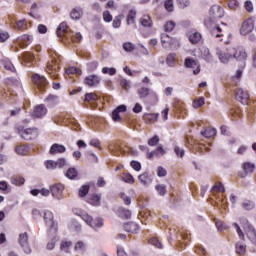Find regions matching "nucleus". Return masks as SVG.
I'll list each match as a JSON object with an SVG mask.
<instances>
[{"instance_id":"4468645a","label":"nucleus","mask_w":256,"mask_h":256,"mask_svg":"<svg viewBox=\"0 0 256 256\" xmlns=\"http://www.w3.org/2000/svg\"><path fill=\"white\" fill-rule=\"evenodd\" d=\"M253 172H255V164L245 162L243 163V172L238 173V176H240V178H245Z\"/></svg>"},{"instance_id":"5fc2aeb1","label":"nucleus","mask_w":256,"mask_h":256,"mask_svg":"<svg viewBox=\"0 0 256 256\" xmlns=\"http://www.w3.org/2000/svg\"><path fill=\"white\" fill-rule=\"evenodd\" d=\"M58 238L57 236H53L51 240L46 244V249L53 250L55 249V245L57 244Z\"/></svg>"},{"instance_id":"72a5a7b5","label":"nucleus","mask_w":256,"mask_h":256,"mask_svg":"<svg viewBox=\"0 0 256 256\" xmlns=\"http://www.w3.org/2000/svg\"><path fill=\"white\" fill-rule=\"evenodd\" d=\"M83 16V9L82 8H74L71 13H70V17L73 20H79L81 19V17Z\"/></svg>"},{"instance_id":"9d476101","label":"nucleus","mask_w":256,"mask_h":256,"mask_svg":"<svg viewBox=\"0 0 256 256\" xmlns=\"http://www.w3.org/2000/svg\"><path fill=\"white\" fill-rule=\"evenodd\" d=\"M184 65L186 66V68L193 69L192 73L194 75L201 73V66L197 64L196 60L192 58H186Z\"/></svg>"},{"instance_id":"a18cd8bd","label":"nucleus","mask_w":256,"mask_h":256,"mask_svg":"<svg viewBox=\"0 0 256 256\" xmlns=\"http://www.w3.org/2000/svg\"><path fill=\"white\" fill-rule=\"evenodd\" d=\"M175 60H176V54L174 53L169 54L168 57L166 58V65H168V67L173 68L175 64Z\"/></svg>"},{"instance_id":"aec40b11","label":"nucleus","mask_w":256,"mask_h":256,"mask_svg":"<svg viewBox=\"0 0 256 256\" xmlns=\"http://www.w3.org/2000/svg\"><path fill=\"white\" fill-rule=\"evenodd\" d=\"M188 38H189L190 44L197 45V44L201 43L202 35L199 32L192 31L189 33Z\"/></svg>"},{"instance_id":"ddd939ff","label":"nucleus","mask_w":256,"mask_h":256,"mask_svg":"<svg viewBox=\"0 0 256 256\" xmlns=\"http://www.w3.org/2000/svg\"><path fill=\"white\" fill-rule=\"evenodd\" d=\"M254 26H253V21L251 19H248L241 24L240 28V35L241 36H247L248 34L253 31Z\"/></svg>"},{"instance_id":"13d9d810","label":"nucleus","mask_w":256,"mask_h":256,"mask_svg":"<svg viewBox=\"0 0 256 256\" xmlns=\"http://www.w3.org/2000/svg\"><path fill=\"white\" fill-rule=\"evenodd\" d=\"M15 26L17 29H19L20 31L27 29V22L25 21V19L19 20L15 23Z\"/></svg>"},{"instance_id":"b1692460","label":"nucleus","mask_w":256,"mask_h":256,"mask_svg":"<svg viewBox=\"0 0 256 256\" xmlns=\"http://www.w3.org/2000/svg\"><path fill=\"white\" fill-rule=\"evenodd\" d=\"M32 36L30 35H22L20 38L17 40V43L19 44L20 47H27L32 43Z\"/></svg>"},{"instance_id":"5701e85b","label":"nucleus","mask_w":256,"mask_h":256,"mask_svg":"<svg viewBox=\"0 0 256 256\" xmlns=\"http://www.w3.org/2000/svg\"><path fill=\"white\" fill-rule=\"evenodd\" d=\"M127 111V106L125 105H120L117 108L114 109V111H112V120H114L115 122H119L120 121V116L119 113H124Z\"/></svg>"},{"instance_id":"338daca9","label":"nucleus","mask_w":256,"mask_h":256,"mask_svg":"<svg viewBox=\"0 0 256 256\" xmlns=\"http://www.w3.org/2000/svg\"><path fill=\"white\" fill-rule=\"evenodd\" d=\"M174 27H176V24L173 21H168L166 24H164V31L171 32L173 31Z\"/></svg>"},{"instance_id":"3c124183","label":"nucleus","mask_w":256,"mask_h":256,"mask_svg":"<svg viewBox=\"0 0 256 256\" xmlns=\"http://www.w3.org/2000/svg\"><path fill=\"white\" fill-rule=\"evenodd\" d=\"M97 101V95L94 93H87L84 97V102L91 103Z\"/></svg>"},{"instance_id":"052dcab7","label":"nucleus","mask_w":256,"mask_h":256,"mask_svg":"<svg viewBox=\"0 0 256 256\" xmlns=\"http://www.w3.org/2000/svg\"><path fill=\"white\" fill-rule=\"evenodd\" d=\"M122 180L124 183L133 184L134 179L130 173H123Z\"/></svg>"},{"instance_id":"49530a36","label":"nucleus","mask_w":256,"mask_h":256,"mask_svg":"<svg viewBox=\"0 0 256 256\" xmlns=\"http://www.w3.org/2000/svg\"><path fill=\"white\" fill-rule=\"evenodd\" d=\"M164 9L168 11V13H173L174 11V3L173 0H165L164 1Z\"/></svg>"},{"instance_id":"7c9ffc66","label":"nucleus","mask_w":256,"mask_h":256,"mask_svg":"<svg viewBox=\"0 0 256 256\" xmlns=\"http://www.w3.org/2000/svg\"><path fill=\"white\" fill-rule=\"evenodd\" d=\"M63 36L66 37V38H71V40L74 41V42H80L81 40H83V35H81L80 32H78V33H74V32L65 33V34H63Z\"/></svg>"},{"instance_id":"69168bd1","label":"nucleus","mask_w":256,"mask_h":256,"mask_svg":"<svg viewBox=\"0 0 256 256\" xmlns=\"http://www.w3.org/2000/svg\"><path fill=\"white\" fill-rule=\"evenodd\" d=\"M88 193H89L88 185H84V186H81V188H79V197H86Z\"/></svg>"},{"instance_id":"7ed1b4c3","label":"nucleus","mask_w":256,"mask_h":256,"mask_svg":"<svg viewBox=\"0 0 256 256\" xmlns=\"http://www.w3.org/2000/svg\"><path fill=\"white\" fill-rule=\"evenodd\" d=\"M161 46H163L164 49H178L179 41L169 36L167 33H161Z\"/></svg>"},{"instance_id":"dca6fc26","label":"nucleus","mask_w":256,"mask_h":256,"mask_svg":"<svg viewBox=\"0 0 256 256\" xmlns=\"http://www.w3.org/2000/svg\"><path fill=\"white\" fill-rule=\"evenodd\" d=\"M199 51H200V59L204 60L207 63L214 62V56L210 54L209 48L202 47L199 49Z\"/></svg>"},{"instance_id":"0eeeda50","label":"nucleus","mask_w":256,"mask_h":256,"mask_svg":"<svg viewBox=\"0 0 256 256\" xmlns=\"http://www.w3.org/2000/svg\"><path fill=\"white\" fill-rule=\"evenodd\" d=\"M19 134L20 137H22V139L30 141L37 139V137H39V130H37V128H28L22 132H19Z\"/></svg>"},{"instance_id":"774afa93","label":"nucleus","mask_w":256,"mask_h":256,"mask_svg":"<svg viewBox=\"0 0 256 256\" xmlns=\"http://www.w3.org/2000/svg\"><path fill=\"white\" fill-rule=\"evenodd\" d=\"M66 74L71 75V74H76V75H81V70H79L76 67H69L65 71Z\"/></svg>"},{"instance_id":"c03bdc74","label":"nucleus","mask_w":256,"mask_h":256,"mask_svg":"<svg viewBox=\"0 0 256 256\" xmlns=\"http://www.w3.org/2000/svg\"><path fill=\"white\" fill-rule=\"evenodd\" d=\"M109 151L112 155L119 156L120 155V146L117 144H110Z\"/></svg>"},{"instance_id":"f3484780","label":"nucleus","mask_w":256,"mask_h":256,"mask_svg":"<svg viewBox=\"0 0 256 256\" xmlns=\"http://www.w3.org/2000/svg\"><path fill=\"white\" fill-rule=\"evenodd\" d=\"M216 55L222 64H227L230 59H232V54L223 52V50H220L219 48L216 51Z\"/></svg>"},{"instance_id":"f257e3e1","label":"nucleus","mask_w":256,"mask_h":256,"mask_svg":"<svg viewBox=\"0 0 256 256\" xmlns=\"http://www.w3.org/2000/svg\"><path fill=\"white\" fill-rule=\"evenodd\" d=\"M224 15L225 11L223 10L222 6L213 5L212 7H210V10L208 11V16L204 19V26L208 28L212 37H223V29L214 23L215 21L223 18Z\"/></svg>"},{"instance_id":"79ce46f5","label":"nucleus","mask_w":256,"mask_h":256,"mask_svg":"<svg viewBox=\"0 0 256 256\" xmlns=\"http://www.w3.org/2000/svg\"><path fill=\"white\" fill-rule=\"evenodd\" d=\"M22 59L24 60L25 63L32 64V63H34L35 56H34V54H32L30 52H25V54L22 57Z\"/></svg>"},{"instance_id":"8fccbe9b","label":"nucleus","mask_w":256,"mask_h":256,"mask_svg":"<svg viewBox=\"0 0 256 256\" xmlns=\"http://www.w3.org/2000/svg\"><path fill=\"white\" fill-rule=\"evenodd\" d=\"M45 168L46 170H55L58 168L57 164L54 160H46L45 161Z\"/></svg>"},{"instance_id":"e2e57ef3","label":"nucleus","mask_w":256,"mask_h":256,"mask_svg":"<svg viewBox=\"0 0 256 256\" xmlns=\"http://www.w3.org/2000/svg\"><path fill=\"white\" fill-rule=\"evenodd\" d=\"M238 7H240L238 0H228V8H230V10H237Z\"/></svg>"},{"instance_id":"4be33fe9","label":"nucleus","mask_w":256,"mask_h":256,"mask_svg":"<svg viewBox=\"0 0 256 256\" xmlns=\"http://www.w3.org/2000/svg\"><path fill=\"white\" fill-rule=\"evenodd\" d=\"M233 58H235L240 62H244L247 58L245 48H242V47L236 48L235 54H233Z\"/></svg>"},{"instance_id":"f704fd0d","label":"nucleus","mask_w":256,"mask_h":256,"mask_svg":"<svg viewBox=\"0 0 256 256\" xmlns=\"http://www.w3.org/2000/svg\"><path fill=\"white\" fill-rule=\"evenodd\" d=\"M216 134H217V130H215L214 128H207L204 131L200 132V135H202L206 139H210L214 137Z\"/></svg>"},{"instance_id":"c85d7f7f","label":"nucleus","mask_w":256,"mask_h":256,"mask_svg":"<svg viewBox=\"0 0 256 256\" xmlns=\"http://www.w3.org/2000/svg\"><path fill=\"white\" fill-rule=\"evenodd\" d=\"M118 217L122 219H130L132 216V212L129 209H125L124 207H120L117 210Z\"/></svg>"},{"instance_id":"c756f323","label":"nucleus","mask_w":256,"mask_h":256,"mask_svg":"<svg viewBox=\"0 0 256 256\" xmlns=\"http://www.w3.org/2000/svg\"><path fill=\"white\" fill-rule=\"evenodd\" d=\"M64 177L68 178L69 180H75L78 177V171L76 168H68L66 172H64Z\"/></svg>"},{"instance_id":"2eb2a0df","label":"nucleus","mask_w":256,"mask_h":256,"mask_svg":"<svg viewBox=\"0 0 256 256\" xmlns=\"http://www.w3.org/2000/svg\"><path fill=\"white\" fill-rule=\"evenodd\" d=\"M46 115H47V108L43 104H40L38 106H35V108H33V112H32L33 118H43Z\"/></svg>"},{"instance_id":"6e6552de","label":"nucleus","mask_w":256,"mask_h":256,"mask_svg":"<svg viewBox=\"0 0 256 256\" xmlns=\"http://www.w3.org/2000/svg\"><path fill=\"white\" fill-rule=\"evenodd\" d=\"M19 245L24 249L25 254L29 255L32 253V250L29 247V236L27 233L24 232L19 234Z\"/></svg>"},{"instance_id":"a878e982","label":"nucleus","mask_w":256,"mask_h":256,"mask_svg":"<svg viewBox=\"0 0 256 256\" xmlns=\"http://www.w3.org/2000/svg\"><path fill=\"white\" fill-rule=\"evenodd\" d=\"M73 33L66 25V22H61L60 26H58V29L56 30V35L58 37H63V34Z\"/></svg>"},{"instance_id":"2f4dec72","label":"nucleus","mask_w":256,"mask_h":256,"mask_svg":"<svg viewBox=\"0 0 256 256\" xmlns=\"http://www.w3.org/2000/svg\"><path fill=\"white\" fill-rule=\"evenodd\" d=\"M15 153L20 156H27L29 154V146L27 145H19L15 147Z\"/></svg>"},{"instance_id":"9b49d317","label":"nucleus","mask_w":256,"mask_h":256,"mask_svg":"<svg viewBox=\"0 0 256 256\" xmlns=\"http://www.w3.org/2000/svg\"><path fill=\"white\" fill-rule=\"evenodd\" d=\"M65 190V187L63 184H53L50 187L51 195L55 197V199L61 200V195L63 194V191Z\"/></svg>"},{"instance_id":"c9c22d12","label":"nucleus","mask_w":256,"mask_h":256,"mask_svg":"<svg viewBox=\"0 0 256 256\" xmlns=\"http://www.w3.org/2000/svg\"><path fill=\"white\" fill-rule=\"evenodd\" d=\"M72 245H73V243L70 240H63V241H61V244H60V250L68 253V252H70Z\"/></svg>"},{"instance_id":"cd10ccee","label":"nucleus","mask_w":256,"mask_h":256,"mask_svg":"<svg viewBox=\"0 0 256 256\" xmlns=\"http://www.w3.org/2000/svg\"><path fill=\"white\" fill-rule=\"evenodd\" d=\"M138 181H140L141 185L149 186L151 184V176L148 173H143L138 176Z\"/></svg>"},{"instance_id":"58836bf2","label":"nucleus","mask_w":256,"mask_h":256,"mask_svg":"<svg viewBox=\"0 0 256 256\" xmlns=\"http://www.w3.org/2000/svg\"><path fill=\"white\" fill-rule=\"evenodd\" d=\"M246 252V245L243 242L236 243V254L238 255H245Z\"/></svg>"},{"instance_id":"ea45409f","label":"nucleus","mask_w":256,"mask_h":256,"mask_svg":"<svg viewBox=\"0 0 256 256\" xmlns=\"http://www.w3.org/2000/svg\"><path fill=\"white\" fill-rule=\"evenodd\" d=\"M73 214L75 216L81 217V219L84 218H91L90 215H88L86 212H84L83 210H81L80 208H73Z\"/></svg>"},{"instance_id":"603ef678","label":"nucleus","mask_w":256,"mask_h":256,"mask_svg":"<svg viewBox=\"0 0 256 256\" xmlns=\"http://www.w3.org/2000/svg\"><path fill=\"white\" fill-rule=\"evenodd\" d=\"M154 189L156 192H158L159 196H165L166 195V186L163 184H159L154 186Z\"/></svg>"},{"instance_id":"680f3d73","label":"nucleus","mask_w":256,"mask_h":256,"mask_svg":"<svg viewBox=\"0 0 256 256\" xmlns=\"http://www.w3.org/2000/svg\"><path fill=\"white\" fill-rule=\"evenodd\" d=\"M123 50H125V52L130 53L135 50V45L130 42H125L123 43Z\"/></svg>"},{"instance_id":"f8f14e48","label":"nucleus","mask_w":256,"mask_h":256,"mask_svg":"<svg viewBox=\"0 0 256 256\" xmlns=\"http://www.w3.org/2000/svg\"><path fill=\"white\" fill-rule=\"evenodd\" d=\"M100 83L101 77L97 76L96 74H92L84 78V84L87 85V87H96Z\"/></svg>"},{"instance_id":"6e6d98bb","label":"nucleus","mask_w":256,"mask_h":256,"mask_svg":"<svg viewBox=\"0 0 256 256\" xmlns=\"http://www.w3.org/2000/svg\"><path fill=\"white\" fill-rule=\"evenodd\" d=\"M55 164L58 166V169H63L68 165V161L64 157H61L55 161Z\"/></svg>"},{"instance_id":"4d7b16f0","label":"nucleus","mask_w":256,"mask_h":256,"mask_svg":"<svg viewBox=\"0 0 256 256\" xmlns=\"http://www.w3.org/2000/svg\"><path fill=\"white\" fill-rule=\"evenodd\" d=\"M2 66L10 71V72H13L15 70L14 66L12 65L11 61L5 59V60H2Z\"/></svg>"},{"instance_id":"de8ad7c7","label":"nucleus","mask_w":256,"mask_h":256,"mask_svg":"<svg viewBox=\"0 0 256 256\" xmlns=\"http://www.w3.org/2000/svg\"><path fill=\"white\" fill-rule=\"evenodd\" d=\"M140 24L143 27H151V18L148 15L141 17Z\"/></svg>"},{"instance_id":"4c0bfd02","label":"nucleus","mask_w":256,"mask_h":256,"mask_svg":"<svg viewBox=\"0 0 256 256\" xmlns=\"http://www.w3.org/2000/svg\"><path fill=\"white\" fill-rule=\"evenodd\" d=\"M10 183L16 186H22L25 183V179L22 178L21 176H14L10 178Z\"/></svg>"},{"instance_id":"864d4df0","label":"nucleus","mask_w":256,"mask_h":256,"mask_svg":"<svg viewBox=\"0 0 256 256\" xmlns=\"http://www.w3.org/2000/svg\"><path fill=\"white\" fill-rule=\"evenodd\" d=\"M120 199H122L123 204L126 206H130L132 204V199L125 193H120Z\"/></svg>"},{"instance_id":"bf43d9fd","label":"nucleus","mask_w":256,"mask_h":256,"mask_svg":"<svg viewBox=\"0 0 256 256\" xmlns=\"http://www.w3.org/2000/svg\"><path fill=\"white\" fill-rule=\"evenodd\" d=\"M152 153L156 154V157H161V156H165L166 151L163 148V146L159 145L158 147H156V150L151 151Z\"/></svg>"},{"instance_id":"a211bd4d","label":"nucleus","mask_w":256,"mask_h":256,"mask_svg":"<svg viewBox=\"0 0 256 256\" xmlns=\"http://www.w3.org/2000/svg\"><path fill=\"white\" fill-rule=\"evenodd\" d=\"M123 230L127 231L128 233L137 234L140 227L136 222H127L123 225Z\"/></svg>"},{"instance_id":"393cba45","label":"nucleus","mask_w":256,"mask_h":256,"mask_svg":"<svg viewBox=\"0 0 256 256\" xmlns=\"http://www.w3.org/2000/svg\"><path fill=\"white\" fill-rule=\"evenodd\" d=\"M43 221H45L46 226L53 227V213H52V211L45 210L43 212Z\"/></svg>"},{"instance_id":"bb28decb","label":"nucleus","mask_w":256,"mask_h":256,"mask_svg":"<svg viewBox=\"0 0 256 256\" xmlns=\"http://www.w3.org/2000/svg\"><path fill=\"white\" fill-rule=\"evenodd\" d=\"M86 249H88V244L83 240H78V242L74 244V251L78 253H84L86 252Z\"/></svg>"},{"instance_id":"09e8293b","label":"nucleus","mask_w":256,"mask_h":256,"mask_svg":"<svg viewBox=\"0 0 256 256\" xmlns=\"http://www.w3.org/2000/svg\"><path fill=\"white\" fill-rule=\"evenodd\" d=\"M69 228L79 233L81 231V224L76 220H73L69 223Z\"/></svg>"},{"instance_id":"20e7f679","label":"nucleus","mask_w":256,"mask_h":256,"mask_svg":"<svg viewBox=\"0 0 256 256\" xmlns=\"http://www.w3.org/2000/svg\"><path fill=\"white\" fill-rule=\"evenodd\" d=\"M241 225L243 226L244 232L246 233V236H248L249 241L251 244L256 245V230L251 224L243 218L241 220Z\"/></svg>"},{"instance_id":"473e14b6","label":"nucleus","mask_w":256,"mask_h":256,"mask_svg":"<svg viewBox=\"0 0 256 256\" xmlns=\"http://www.w3.org/2000/svg\"><path fill=\"white\" fill-rule=\"evenodd\" d=\"M45 103L49 107H55L58 104V97L55 96V95L50 94V95H48V97H46Z\"/></svg>"},{"instance_id":"0e129e2a","label":"nucleus","mask_w":256,"mask_h":256,"mask_svg":"<svg viewBox=\"0 0 256 256\" xmlns=\"http://www.w3.org/2000/svg\"><path fill=\"white\" fill-rule=\"evenodd\" d=\"M144 118H145V121H148L149 123H153L156 120H158V114H145Z\"/></svg>"},{"instance_id":"e433bc0d","label":"nucleus","mask_w":256,"mask_h":256,"mask_svg":"<svg viewBox=\"0 0 256 256\" xmlns=\"http://www.w3.org/2000/svg\"><path fill=\"white\" fill-rule=\"evenodd\" d=\"M136 17H137V12L135 10H130L127 16V25L135 24Z\"/></svg>"},{"instance_id":"a19ab883","label":"nucleus","mask_w":256,"mask_h":256,"mask_svg":"<svg viewBox=\"0 0 256 256\" xmlns=\"http://www.w3.org/2000/svg\"><path fill=\"white\" fill-rule=\"evenodd\" d=\"M89 204L92 206H100L101 205V196L99 195H92L89 199Z\"/></svg>"},{"instance_id":"412c9836","label":"nucleus","mask_w":256,"mask_h":256,"mask_svg":"<svg viewBox=\"0 0 256 256\" xmlns=\"http://www.w3.org/2000/svg\"><path fill=\"white\" fill-rule=\"evenodd\" d=\"M66 152V147L64 145H60L55 143L50 147V155H58Z\"/></svg>"},{"instance_id":"37998d69","label":"nucleus","mask_w":256,"mask_h":256,"mask_svg":"<svg viewBox=\"0 0 256 256\" xmlns=\"http://www.w3.org/2000/svg\"><path fill=\"white\" fill-rule=\"evenodd\" d=\"M241 206L243 207L244 210L250 211L255 208V203L250 200H244L243 204H241Z\"/></svg>"},{"instance_id":"1a4fd4ad","label":"nucleus","mask_w":256,"mask_h":256,"mask_svg":"<svg viewBox=\"0 0 256 256\" xmlns=\"http://www.w3.org/2000/svg\"><path fill=\"white\" fill-rule=\"evenodd\" d=\"M235 98H236V101L245 105L248 102V99L250 98V94H248L246 90H243V88H236Z\"/></svg>"},{"instance_id":"6ab92c4d","label":"nucleus","mask_w":256,"mask_h":256,"mask_svg":"<svg viewBox=\"0 0 256 256\" xmlns=\"http://www.w3.org/2000/svg\"><path fill=\"white\" fill-rule=\"evenodd\" d=\"M57 71H58V65L56 63L50 62L46 66V73L50 74L51 79H57Z\"/></svg>"},{"instance_id":"39448f33","label":"nucleus","mask_w":256,"mask_h":256,"mask_svg":"<svg viewBox=\"0 0 256 256\" xmlns=\"http://www.w3.org/2000/svg\"><path fill=\"white\" fill-rule=\"evenodd\" d=\"M32 82L33 85H35V87H37V89L40 91H45L48 85L47 78L37 73L32 75Z\"/></svg>"},{"instance_id":"f03ea898","label":"nucleus","mask_w":256,"mask_h":256,"mask_svg":"<svg viewBox=\"0 0 256 256\" xmlns=\"http://www.w3.org/2000/svg\"><path fill=\"white\" fill-rule=\"evenodd\" d=\"M136 94L141 101L150 97L151 103L155 104L158 102V95L155 92L150 91L147 87L138 88V90H136Z\"/></svg>"},{"instance_id":"423d86ee","label":"nucleus","mask_w":256,"mask_h":256,"mask_svg":"<svg viewBox=\"0 0 256 256\" xmlns=\"http://www.w3.org/2000/svg\"><path fill=\"white\" fill-rule=\"evenodd\" d=\"M82 221L86 222L87 226L94 230H99L104 225L102 218L84 217Z\"/></svg>"}]
</instances>
